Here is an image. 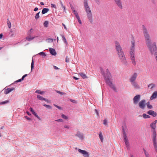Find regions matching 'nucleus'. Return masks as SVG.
Here are the masks:
<instances>
[{"label":"nucleus","mask_w":157,"mask_h":157,"mask_svg":"<svg viewBox=\"0 0 157 157\" xmlns=\"http://www.w3.org/2000/svg\"><path fill=\"white\" fill-rule=\"evenodd\" d=\"M142 31L147 46L151 54L154 55L155 56V59L157 63V47L156 46V43H152L147 29L144 25H142Z\"/></svg>","instance_id":"obj_1"},{"label":"nucleus","mask_w":157,"mask_h":157,"mask_svg":"<svg viewBox=\"0 0 157 157\" xmlns=\"http://www.w3.org/2000/svg\"><path fill=\"white\" fill-rule=\"evenodd\" d=\"M115 46L117 53L118 56H119L121 62L124 65H127V61L123 50L122 49V47H121L119 42L117 41H115Z\"/></svg>","instance_id":"obj_2"},{"label":"nucleus","mask_w":157,"mask_h":157,"mask_svg":"<svg viewBox=\"0 0 157 157\" xmlns=\"http://www.w3.org/2000/svg\"><path fill=\"white\" fill-rule=\"evenodd\" d=\"M101 74L103 75L104 78L105 80L106 84L109 85V86L111 87L115 91H116V89L114 85L113 84L111 80H112L111 75L110 72L109 71L108 69H106V73L105 74L103 70L101 68Z\"/></svg>","instance_id":"obj_3"},{"label":"nucleus","mask_w":157,"mask_h":157,"mask_svg":"<svg viewBox=\"0 0 157 157\" xmlns=\"http://www.w3.org/2000/svg\"><path fill=\"white\" fill-rule=\"evenodd\" d=\"M84 7H85V11L86 13L88 19H89L90 22L92 24L93 22L92 14L89 6L88 5L87 0H84Z\"/></svg>","instance_id":"obj_4"},{"label":"nucleus","mask_w":157,"mask_h":157,"mask_svg":"<svg viewBox=\"0 0 157 157\" xmlns=\"http://www.w3.org/2000/svg\"><path fill=\"white\" fill-rule=\"evenodd\" d=\"M122 131H123V137L124 138V143H125L127 149H128L129 148V143L128 142V140L125 133V131L127 129L125 125L122 126Z\"/></svg>","instance_id":"obj_5"},{"label":"nucleus","mask_w":157,"mask_h":157,"mask_svg":"<svg viewBox=\"0 0 157 157\" xmlns=\"http://www.w3.org/2000/svg\"><path fill=\"white\" fill-rule=\"evenodd\" d=\"M152 140L153 142V145L154 146L156 152L157 153V143L156 136L157 135L156 134V131H151Z\"/></svg>","instance_id":"obj_6"},{"label":"nucleus","mask_w":157,"mask_h":157,"mask_svg":"<svg viewBox=\"0 0 157 157\" xmlns=\"http://www.w3.org/2000/svg\"><path fill=\"white\" fill-rule=\"evenodd\" d=\"M129 56L132 64L134 66H136V63L135 59V50H130Z\"/></svg>","instance_id":"obj_7"},{"label":"nucleus","mask_w":157,"mask_h":157,"mask_svg":"<svg viewBox=\"0 0 157 157\" xmlns=\"http://www.w3.org/2000/svg\"><path fill=\"white\" fill-rule=\"evenodd\" d=\"M146 104V100L144 99H143L139 102L138 104L139 107L140 109L143 110L145 108Z\"/></svg>","instance_id":"obj_8"},{"label":"nucleus","mask_w":157,"mask_h":157,"mask_svg":"<svg viewBox=\"0 0 157 157\" xmlns=\"http://www.w3.org/2000/svg\"><path fill=\"white\" fill-rule=\"evenodd\" d=\"M78 151L79 153L82 154L84 157H89L90 154L85 150H83L81 149H78Z\"/></svg>","instance_id":"obj_9"},{"label":"nucleus","mask_w":157,"mask_h":157,"mask_svg":"<svg viewBox=\"0 0 157 157\" xmlns=\"http://www.w3.org/2000/svg\"><path fill=\"white\" fill-rule=\"evenodd\" d=\"M140 95H137L135 96L133 98V102L134 104H137L140 100Z\"/></svg>","instance_id":"obj_10"},{"label":"nucleus","mask_w":157,"mask_h":157,"mask_svg":"<svg viewBox=\"0 0 157 157\" xmlns=\"http://www.w3.org/2000/svg\"><path fill=\"white\" fill-rule=\"evenodd\" d=\"M75 136L79 138L81 140H83L84 139V135L82 133L80 132L79 131H77V133L75 135Z\"/></svg>","instance_id":"obj_11"},{"label":"nucleus","mask_w":157,"mask_h":157,"mask_svg":"<svg viewBox=\"0 0 157 157\" xmlns=\"http://www.w3.org/2000/svg\"><path fill=\"white\" fill-rule=\"evenodd\" d=\"M137 76V73H134L133 75L131 76L130 78L129 81L131 82H135L136 79V78Z\"/></svg>","instance_id":"obj_12"},{"label":"nucleus","mask_w":157,"mask_h":157,"mask_svg":"<svg viewBox=\"0 0 157 157\" xmlns=\"http://www.w3.org/2000/svg\"><path fill=\"white\" fill-rule=\"evenodd\" d=\"M115 2V3L119 8H120L121 9L122 8V2H121V0H113Z\"/></svg>","instance_id":"obj_13"},{"label":"nucleus","mask_w":157,"mask_h":157,"mask_svg":"<svg viewBox=\"0 0 157 157\" xmlns=\"http://www.w3.org/2000/svg\"><path fill=\"white\" fill-rule=\"evenodd\" d=\"M147 113L149 115L152 116L153 117H155L157 116V113L152 110L148 111Z\"/></svg>","instance_id":"obj_14"},{"label":"nucleus","mask_w":157,"mask_h":157,"mask_svg":"<svg viewBox=\"0 0 157 157\" xmlns=\"http://www.w3.org/2000/svg\"><path fill=\"white\" fill-rule=\"evenodd\" d=\"M30 111L32 112V113L33 115H34L37 118V119H38V120H41V119L39 116L37 115V114L36 113V112L34 111V110L32 108H30Z\"/></svg>","instance_id":"obj_15"},{"label":"nucleus","mask_w":157,"mask_h":157,"mask_svg":"<svg viewBox=\"0 0 157 157\" xmlns=\"http://www.w3.org/2000/svg\"><path fill=\"white\" fill-rule=\"evenodd\" d=\"M131 84L136 89H140V86H139L136 82H131Z\"/></svg>","instance_id":"obj_16"},{"label":"nucleus","mask_w":157,"mask_h":157,"mask_svg":"<svg viewBox=\"0 0 157 157\" xmlns=\"http://www.w3.org/2000/svg\"><path fill=\"white\" fill-rule=\"evenodd\" d=\"M157 97V91H155L153 92V94H152L151 97H150V100H153Z\"/></svg>","instance_id":"obj_17"},{"label":"nucleus","mask_w":157,"mask_h":157,"mask_svg":"<svg viewBox=\"0 0 157 157\" xmlns=\"http://www.w3.org/2000/svg\"><path fill=\"white\" fill-rule=\"evenodd\" d=\"M14 89L13 88H9L6 89L4 91V93L5 94H6L11 92V91H13L14 90Z\"/></svg>","instance_id":"obj_18"},{"label":"nucleus","mask_w":157,"mask_h":157,"mask_svg":"<svg viewBox=\"0 0 157 157\" xmlns=\"http://www.w3.org/2000/svg\"><path fill=\"white\" fill-rule=\"evenodd\" d=\"M49 51L51 54L52 55L56 56V52L55 49L52 48H49Z\"/></svg>","instance_id":"obj_19"},{"label":"nucleus","mask_w":157,"mask_h":157,"mask_svg":"<svg viewBox=\"0 0 157 157\" xmlns=\"http://www.w3.org/2000/svg\"><path fill=\"white\" fill-rule=\"evenodd\" d=\"M131 46L130 49V50H135V40H133L131 41Z\"/></svg>","instance_id":"obj_20"},{"label":"nucleus","mask_w":157,"mask_h":157,"mask_svg":"<svg viewBox=\"0 0 157 157\" xmlns=\"http://www.w3.org/2000/svg\"><path fill=\"white\" fill-rule=\"evenodd\" d=\"M155 124L153 123H151L150 126L151 128L152 129L151 131H156V125Z\"/></svg>","instance_id":"obj_21"},{"label":"nucleus","mask_w":157,"mask_h":157,"mask_svg":"<svg viewBox=\"0 0 157 157\" xmlns=\"http://www.w3.org/2000/svg\"><path fill=\"white\" fill-rule=\"evenodd\" d=\"M79 75H80V76H81L82 77L83 79H85L86 78H87V77L86 75L85 74L83 73L80 72V73H79Z\"/></svg>","instance_id":"obj_22"},{"label":"nucleus","mask_w":157,"mask_h":157,"mask_svg":"<svg viewBox=\"0 0 157 157\" xmlns=\"http://www.w3.org/2000/svg\"><path fill=\"white\" fill-rule=\"evenodd\" d=\"M49 11V9L47 8H44L42 9V14H44L45 13H46Z\"/></svg>","instance_id":"obj_23"},{"label":"nucleus","mask_w":157,"mask_h":157,"mask_svg":"<svg viewBox=\"0 0 157 157\" xmlns=\"http://www.w3.org/2000/svg\"><path fill=\"white\" fill-rule=\"evenodd\" d=\"M10 37H13L15 36L16 35V33L11 30L10 32Z\"/></svg>","instance_id":"obj_24"},{"label":"nucleus","mask_w":157,"mask_h":157,"mask_svg":"<svg viewBox=\"0 0 157 157\" xmlns=\"http://www.w3.org/2000/svg\"><path fill=\"white\" fill-rule=\"evenodd\" d=\"M146 105L147 106L148 109H151L152 108V105L150 104V102L149 101L146 103Z\"/></svg>","instance_id":"obj_25"},{"label":"nucleus","mask_w":157,"mask_h":157,"mask_svg":"<svg viewBox=\"0 0 157 157\" xmlns=\"http://www.w3.org/2000/svg\"><path fill=\"white\" fill-rule=\"evenodd\" d=\"M61 36H62V38H63V41H64V43L66 44H67V41L66 40V39L65 38V37H64V35H61Z\"/></svg>","instance_id":"obj_26"},{"label":"nucleus","mask_w":157,"mask_h":157,"mask_svg":"<svg viewBox=\"0 0 157 157\" xmlns=\"http://www.w3.org/2000/svg\"><path fill=\"white\" fill-rule=\"evenodd\" d=\"M99 137L100 140H101V142H102L103 141V137L101 132H100L99 133Z\"/></svg>","instance_id":"obj_27"},{"label":"nucleus","mask_w":157,"mask_h":157,"mask_svg":"<svg viewBox=\"0 0 157 157\" xmlns=\"http://www.w3.org/2000/svg\"><path fill=\"white\" fill-rule=\"evenodd\" d=\"M37 98L39 99L40 100H45V98H43L39 95H37Z\"/></svg>","instance_id":"obj_28"},{"label":"nucleus","mask_w":157,"mask_h":157,"mask_svg":"<svg viewBox=\"0 0 157 157\" xmlns=\"http://www.w3.org/2000/svg\"><path fill=\"white\" fill-rule=\"evenodd\" d=\"M155 86V85L154 84L152 83L148 85L147 87L148 88H150L151 89H152Z\"/></svg>","instance_id":"obj_29"},{"label":"nucleus","mask_w":157,"mask_h":157,"mask_svg":"<svg viewBox=\"0 0 157 157\" xmlns=\"http://www.w3.org/2000/svg\"><path fill=\"white\" fill-rule=\"evenodd\" d=\"M34 68V61L33 59H32L31 65V71H32V70Z\"/></svg>","instance_id":"obj_30"},{"label":"nucleus","mask_w":157,"mask_h":157,"mask_svg":"<svg viewBox=\"0 0 157 157\" xmlns=\"http://www.w3.org/2000/svg\"><path fill=\"white\" fill-rule=\"evenodd\" d=\"M143 117L145 119L149 118H150V116L144 113L142 115Z\"/></svg>","instance_id":"obj_31"},{"label":"nucleus","mask_w":157,"mask_h":157,"mask_svg":"<svg viewBox=\"0 0 157 157\" xmlns=\"http://www.w3.org/2000/svg\"><path fill=\"white\" fill-rule=\"evenodd\" d=\"M7 26H8V27L10 29L11 27V22H10V20H9V19H7Z\"/></svg>","instance_id":"obj_32"},{"label":"nucleus","mask_w":157,"mask_h":157,"mask_svg":"<svg viewBox=\"0 0 157 157\" xmlns=\"http://www.w3.org/2000/svg\"><path fill=\"white\" fill-rule=\"evenodd\" d=\"M43 105V106H44L46 107L48 109H52V107L50 106L49 105H47L45 104H44Z\"/></svg>","instance_id":"obj_33"},{"label":"nucleus","mask_w":157,"mask_h":157,"mask_svg":"<svg viewBox=\"0 0 157 157\" xmlns=\"http://www.w3.org/2000/svg\"><path fill=\"white\" fill-rule=\"evenodd\" d=\"M143 150H144V153L145 154V156L146 157H149V154L146 151L144 148L143 149Z\"/></svg>","instance_id":"obj_34"},{"label":"nucleus","mask_w":157,"mask_h":157,"mask_svg":"<svg viewBox=\"0 0 157 157\" xmlns=\"http://www.w3.org/2000/svg\"><path fill=\"white\" fill-rule=\"evenodd\" d=\"M35 93L37 94H42L44 93V92L43 91H41L40 90H37L36 91Z\"/></svg>","instance_id":"obj_35"},{"label":"nucleus","mask_w":157,"mask_h":157,"mask_svg":"<svg viewBox=\"0 0 157 157\" xmlns=\"http://www.w3.org/2000/svg\"><path fill=\"white\" fill-rule=\"evenodd\" d=\"M61 117L62 118L65 119L67 120L68 119V117H67L66 116L64 115V114L63 113L61 114Z\"/></svg>","instance_id":"obj_36"},{"label":"nucleus","mask_w":157,"mask_h":157,"mask_svg":"<svg viewBox=\"0 0 157 157\" xmlns=\"http://www.w3.org/2000/svg\"><path fill=\"white\" fill-rule=\"evenodd\" d=\"M48 21H45L44 22V26L45 27H47L48 26Z\"/></svg>","instance_id":"obj_37"},{"label":"nucleus","mask_w":157,"mask_h":157,"mask_svg":"<svg viewBox=\"0 0 157 157\" xmlns=\"http://www.w3.org/2000/svg\"><path fill=\"white\" fill-rule=\"evenodd\" d=\"M40 12H39V13H36V14L35 17V19L36 20H37L39 17H40V15L39 14H40Z\"/></svg>","instance_id":"obj_38"},{"label":"nucleus","mask_w":157,"mask_h":157,"mask_svg":"<svg viewBox=\"0 0 157 157\" xmlns=\"http://www.w3.org/2000/svg\"><path fill=\"white\" fill-rule=\"evenodd\" d=\"M59 2H60V4L61 5V6L62 8L64 9V11H65V7L63 5V3H62V1H61L60 0H59Z\"/></svg>","instance_id":"obj_39"},{"label":"nucleus","mask_w":157,"mask_h":157,"mask_svg":"<svg viewBox=\"0 0 157 157\" xmlns=\"http://www.w3.org/2000/svg\"><path fill=\"white\" fill-rule=\"evenodd\" d=\"M34 37H30L28 36V37H26L27 40H29V41L32 40L34 39Z\"/></svg>","instance_id":"obj_40"},{"label":"nucleus","mask_w":157,"mask_h":157,"mask_svg":"<svg viewBox=\"0 0 157 157\" xmlns=\"http://www.w3.org/2000/svg\"><path fill=\"white\" fill-rule=\"evenodd\" d=\"M27 75V74L24 75V76H23L22 77H21V78L20 79V82H21V81L24 80V78L26 77Z\"/></svg>","instance_id":"obj_41"},{"label":"nucleus","mask_w":157,"mask_h":157,"mask_svg":"<svg viewBox=\"0 0 157 157\" xmlns=\"http://www.w3.org/2000/svg\"><path fill=\"white\" fill-rule=\"evenodd\" d=\"M40 55H41L43 56H46V54L44 52H40L38 54Z\"/></svg>","instance_id":"obj_42"},{"label":"nucleus","mask_w":157,"mask_h":157,"mask_svg":"<svg viewBox=\"0 0 157 157\" xmlns=\"http://www.w3.org/2000/svg\"><path fill=\"white\" fill-rule=\"evenodd\" d=\"M54 105L55 107H56L58 109H59V110H62V107L59 106L55 104H54Z\"/></svg>","instance_id":"obj_43"},{"label":"nucleus","mask_w":157,"mask_h":157,"mask_svg":"<svg viewBox=\"0 0 157 157\" xmlns=\"http://www.w3.org/2000/svg\"><path fill=\"white\" fill-rule=\"evenodd\" d=\"M56 92L57 93H58L60 95H63L65 94V93H64V92H61L59 91L56 90Z\"/></svg>","instance_id":"obj_44"},{"label":"nucleus","mask_w":157,"mask_h":157,"mask_svg":"<svg viewBox=\"0 0 157 157\" xmlns=\"http://www.w3.org/2000/svg\"><path fill=\"white\" fill-rule=\"evenodd\" d=\"M103 124L105 126L107 125V120L106 119H105L103 121Z\"/></svg>","instance_id":"obj_45"},{"label":"nucleus","mask_w":157,"mask_h":157,"mask_svg":"<svg viewBox=\"0 0 157 157\" xmlns=\"http://www.w3.org/2000/svg\"><path fill=\"white\" fill-rule=\"evenodd\" d=\"M9 102L8 101H4L0 103L1 104H4Z\"/></svg>","instance_id":"obj_46"},{"label":"nucleus","mask_w":157,"mask_h":157,"mask_svg":"<svg viewBox=\"0 0 157 157\" xmlns=\"http://www.w3.org/2000/svg\"><path fill=\"white\" fill-rule=\"evenodd\" d=\"M55 121L58 122H63V120L62 119L55 120Z\"/></svg>","instance_id":"obj_47"},{"label":"nucleus","mask_w":157,"mask_h":157,"mask_svg":"<svg viewBox=\"0 0 157 157\" xmlns=\"http://www.w3.org/2000/svg\"><path fill=\"white\" fill-rule=\"evenodd\" d=\"M48 40V42L53 43V39H47Z\"/></svg>","instance_id":"obj_48"},{"label":"nucleus","mask_w":157,"mask_h":157,"mask_svg":"<svg viewBox=\"0 0 157 157\" xmlns=\"http://www.w3.org/2000/svg\"><path fill=\"white\" fill-rule=\"evenodd\" d=\"M94 1L98 5H99L100 4V0H94Z\"/></svg>","instance_id":"obj_49"},{"label":"nucleus","mask_w":157,"mask_h":157,"mask_svg":"<svg viewBox=\"0 0 157 157\" xmlns=\"http://www.w3.org/2000/svg\"><path fill=\"white\" fill-rule=\"evenodd\" d=\"M70 6H71V10H72V11H74V10H76L75 9V8H74L73 6H72V5L71 4L70 5Z\"/></svg>","instance_id":"obj_50"},{"label":"nucleus","mask_w":157,"mask_h":157,"mask_svg":"<svg viewBox=\"0 0 157 157\" xmlns=\"http://www.w3.org/2000/svg\"><path fill=\"white\" fill-rule=\"evenodd\" d=\"M51 7L54 8L56 9V5L55 4H51Z\"/></svg>","instance_id":"obj_51"},{"label":"nucleus","mask_w":157,"mask_h":157,"mask_svg":"<svg viewBox=\"0 0 157 157\" xmlns=\"http://www.w3.org/2000/svg\"><path fill=\"white\" fill-rule=\"evenodd\" d=\"M65 61H66V62L68 63V62H69V59L67 56V57H66Z\"/></svg>","instance_id":"obj_52"},{"label":"nucleus","mask_w":157,"mask_h":157,"mask_svg":"<svg viewBox=\"0 0 157 157\" xmlns=\"http://www.w3.org/2000/svg\"><path fill=\"white\" fill-rule=\"evenodd\" d=\"M70 101L72 103H76V101L75 100H72V99H70Z\"/></svg>","instance_id":"obj_53"},{"label":"nucleus","mask_w":157,"mask_h":157,"mask_svg":"<svg viewBox=\"0 0 157 157\" xmlns=\"http://www.w3.org/2000/svg\"><path fill=\"white\" fill-rule=\"evenodd\" d=\"M78 21V22L80 24H82L81 21L80 19V18L77 19Z\"/></svg>","instance_id":"obj_54"},{"label":"nucleus","mask_w":157,"mask_h":157,"mask_svg":"<svg viewBox=\"0 0 157 157\" xmlns=\"http://www.w3.org/2000/svg\"><path fill=\"white\" fill-rule=\"evenodd\" d=\"M64 128H67L68 129H69V126L68 125H65L64 126Z\"/></svg>","instance_id":"obj_55"},{"label":"nucleus","mask_w":157,"mask_h":157,"mask_svg":"<svg viewBox=\"0 0 157 157\" xmlns=\"http://www.w3.org/2000/svg\"><path fill=\"white\" fill-rule=\"evenodd\" d=\"M25 119H27V120H31V119L30 118H29V117H27L26 116H25Z\"/></svg>","instance_id":"obj_56"},{"label":"nucleus","mask_w":157,"mask_h":157,"mask_svg":"<svg viewBox=\"0 0 157 157\" xmlns=\"http://www.w3.org/2000/svg\"><path fill=\"white\" fill-rule=\"evenodd\" d=\"M73 12L74 13L75 15L78 14V13L76 10H74V11H73Z\"/></svg>","instance_id":"obj_57"},{"label":"nucleus","mask_w":157,"mask_h":157,"mask_svg":"<svg viewBox=\"0 0 157 157\" xmlns=\"http://www.w3.org/2000/svg\"><path fill=\"white\" fill-rule=\"evenodd\" d=\"M62 25L64 27V29H66V30H67V28H66L65 25L63 23H62Z\"/></svg>","instance_id":"obj_58"},{"label":"nucleus","mask_w":157,"mask_h":157,"mask_svg":"<svg viewBox=\"0 0 157 157\" xmlns=\"http://www.w3.org/2000/svg\"><path fill=\"white\" fill-rule=\"evenodd\" d=\"M53 67L55 69V70H58L59 69L58 67L55 66H54Z\"/></svg>","instance_id":"obj_59"},{"label":"nucleus","mask_w":157,"mask_h":157,"mask_svg":"<svg viewBox=\"0 0 157 157\" xmlns=\"http://www.w3.org/2000/svg\"><path fill=\"white\" fill-rule=\"evenodd\" d=\"M94 111H95L96 113H97V115L98 116L99 114H98V111L97 110V109H95L94 110Z\"/></svg>","instance_id":"obj_60"},{"label":"nucleus","mask_w":157,"mask_h":157,"mask_svg":"<svg viewBox=\"0 0 157 157\" xmlns=\"http://www.w3.org/2000/svg\"><path fill=\"white\" fill-rule=\"evenodd\" d=\"M72 78H73L74 79H75L76 80H77L78 79V78H77L75 76L72 77Z\"/></svg>","instance_id":"obj_61"},{"label":"nucleus","mask_w":157,"mask_h":157,"mask_svg":"<svg viewBox=\"0 0 157 157\" xmlns=\"http://www.w3.org/2000/svg\"><path fill=\"white\" fill-rule=\"evenodd\" d=\"M38 10V9L37 7H36L34 8V10L35 11H36Z\"/></svg>","instance_id":"obj_62"},{"label":"nucleus","mask_w":157,"mask_h":157,"mask_svg":"<svg viewBox=\"0 0 157 157\" xmlns=\"http://www.w3.org/2000/svg\"><path fill=\"white\" fill-rule=\"evenodd\" d=\"M75 15L76 17V18H77V19L79 18V17L78 14Z\"/></svg>","instance_id":"obj_63"},{"label":"nucleus","mask_w":157,"mask_h":157,"mask_svg":"<svg viewBox=\"0 0 157 157\" xmlns=\"http://www.w3.org/2000/svg\"><path fill=\"white\" fill-rule=\"evenodd\" d=\"M27 114L28 115H31V114H30V113L29 112L27 111L26 112Z\"/></svg>","instance_id":"obj_64"}]
</instances>
